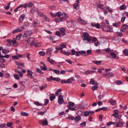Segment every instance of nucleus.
Returning <instances> with one entry per match:
<instances>
[{"label":"nucleus","instance_id":"f257e3e1","mask_svg":"<svg viewBox=\"0 0 128 128\" xmlns=\"http://www.w3.org/2000/svg\"><path fill=\"white\" fill-rule=\"evenodd\" d=\"M111 70V69L110 68L106 69L105 70L106 73L103 74V76L106 78L113 77L114 76L112 72H108V71Z\"/></svg>","mask_w":128,"mask_h":128},{"label":"nucleus","instance_id":"f03ea898","mask_svg":"<svg viewBox=\"0 0 128 128\" xmlns=\"http://www.w3.org/2000/svg\"><path fill=\"white\" fill-rule=\"evenodd\" d=\"M82 38L84 40H87L88 42H90L91 40L90 38L89 37V34L87 32L83 33Z\"/></svg>","mask_w":128,"mask_h":128},{"label":"nucleus","instance_id":"7ed1b4c3","mask_svg":"<svg viewBox=\"0 0 128 128\" xmlns=\"http://www.w3.org/2000/svg\"><path fill=\"white\" fill-rule=\"evenodd\" d=\"M32 34V32L31 31H26L24 32L23 38L25 39L26 38H28Z\"/></svg>","mask_w":128,"mask_h":128},{"label":"nucleus","instance_id":"20e7f679","mask_svg":"<svg viewBox=\"0 0 128 128\" xmlns=\"http://www.w3.org/2000/svg\"><path fill=\"white\" fill-rule=\"evenodd\" d=\"M27 41L28 43L32 45L35 44V46L36 47L38 46V45L35 44L34 42V39L33 38L29 37V39H28Z\"/></svg>","mask_w":128,"mask_h":128},{"label":"nucleus","instance_id":"39448f33","mask_svg":"<svg viewBox=\"0 0 128 128\" xmlns=\"http://www.w3.org/2000/svg\"><path fill=\"white\" fill-rule=\"evenodd\" d=\"M79 0H76V3H75L73 4V7L74 8L76 9H78L80 8L79 5L78 4L80 3Z\"/></svg>","mask_w":128,"mask_h":128},{"label":"nucleus","instance_id":"423d86ee","mask_svg":"<svg viewBox=\"0 0 128 128\" xmlns=\"http://www.w3.org/2000/svg\"><path fill=\"white\" fill-rule=\"evenodd\" d=\"M104 30L108 32H112V28H109L107 26H105L103 28Z\"/></svg>","mask_w":128,"mask_h":128},{"label":"nucleus","instance_id":"0eeeda50","mask_svg":"<svg viewBox=\"0 0 128 128\" xmlns=\"http://www.w3.org/2000/svg\"><path fill=\"white\" fill-rule=\"evenodd\" d=\"M39 123L42 125H48V122L47 120L46 119L45 120H39Z\"/></svg>","mask_w":128,"mask_h":128},{"label":"nucleus","instance_id":"6e6552de","mask_svg":"<svg viewBox=\"0 0 128 128\" xmlns=\"http://www.w3.org/2000/svg\"><path fill=\"white\" fill-rule=\"evenodd\" d=\"M40 64L43 65V66H41L40 67V68L41 69L44 71L47 70V67L44 63L43 62H40Z\"/></svg>","mask_w":128,"mask_h":128},{"label":"nucleus","instance_id":"1a4fd4ad","mask_svg":"<svg viewBox=\"0 0 128 128\" xmlns=\"http://www.w3.org/2000/svg\"><path fill=\"white\" fill-rule=\"evenodd\" d=\"M124 122H122L120 121H119L116 124V126L117 127H121L122 126L123 124H124Z\"/></svg>","mask_w":128,"mask_h":128},{"label":"nucleus","instance_id":"9d476101","mask_svg":"<svg viewBox=\"0 0 128 128\" xmlns=\"http://www.w3.org/2000/svg\"><path fill=\"white\" fill-rule=\"evenodd\" d=\"M74 82L75 81V80L74 79L73 77H71L70 78L66 80L67 83L70 84L72 82V81Z\"/></svg>","mask_w":128,"mask_h":128},{"label":"nucleus","instance_id":"9b49d317","mask_svg":"<svg viewBox=\"0 0 128 128\" xmlns=\"http://www.w3.org/2000/svg\"><path fill=\"white\" fill-rule=\"evenodd\" d=\"M78 21L84 25L86 24V22L84 20H82L81 18H78L77 19Z\"/></svg>","mask_w":128,"mask_h":128},{"label":"nucleus","instance_id":"f8f14e48","mask_svg":"<svg viewBox=\"0 0 128 128\" xmlns=\"http://www.w3.org/2000/svg\"><path fill=\"white\" fill-rule=\"evenodd\" d=\"M90 83L91 84L94 85L96 86H98V82H95L94 80L93 79H91L90 82Z\"/></svg>","mask_w":128,"mask_h":128},{"label":"nucleus","instance_id":"ddd939ff","mask_svg":"<svg viewBox=\"0 0 128 128\" xmlns=\"http://www.w3.org/2000/svg\"><path fill=\"white\" fill-rule=\"evenodd\" d=\"M28 73L27 74V75L29 76V77L31 78H34L32 76V74L33 73L32 72L30 71L29 70H27Z\"/></svg>","mask_w":128,"mask_h":128},{"label":"nucleus","instance_id":"4468645a","mask_svg":"<svg viewBox=\"0 0 128 128\" xmlns=\"http://www.w3.org/2000/svg\"><path fill=\"white\" fill-rule=\"evenodd\" d=\"M63 97H58V102L59 104H62L64 102Z\"/></svg>","mask_w":128,"mask_h":128},{"label":"nucleus","instance_id":"2eb2a0df","mask_svg":"<svg viewBox=\"0 0 128 128\" xmlns=\"http://www.w3.org/2000/svg\"><path fill=\"white\" fill-rule=\"evenodd\" d=\"M25 15L24 14H22L20 17L19 20L20 23H22L23 21L25 18Z\"/></svg>","mask_w":128,"mask_h":128},{"label":"nucleus","instance_id":"dca6fc26","mask_svg":"<svg viewBox=\"0 0 128 128\" xmlns=\"http://www.w3.org/2000/svg\"><path fill=\"white\" fill-rule=\"evenodd\" d=\"M60 31L61 32V34L62 36H64L65 34V29L64 28H61L60 29Z\"/></svg>","mask_w":128,"mask_h":128},{"label":"nucleus","instance_id":"f3484780","mask_svg":"<svg viewBox=\"0 0 128 128\" xmlns=\"http://www.w3.org/2000/svg\"><path fill=\"white\" fill-rule=\"evenodd\" d=\"M63 19L62 18H55L54 21L57 22H59L62 21Z\"/></svg>","mask_w":128,"mask_h":128},{"label":"nucleus","instance_id":"a211bd4d","mask_svg":"<svg viewBox=\"0 0 128 128\" xmlns=\"http://www.w3.org/2000/svg\"><path fill=\"white\" fill-rule=\"evenodd\" d=\"M50 100L51 101H52L55 98V96L54 94H50Z\"/></svg>","mask_w":128,"mask_h":128},{"label":"nucleus","instance_id":"6ab92c4d","mask_svg":"<svg viewBox=\"0 0 128 128\" xmlns=\"http://www.w3.org/2000/svg\"><path fill=\"white\" fill-rule=\"evenodd\" d=\"M68 105L67 107L68 108H69L71 106H74V104L72 102H68Z\"/></svg>","mask_w":128,"mask_h":128},{"label":"nucleus","instance_id":"aec40b11","mask_svg":"<svg viewBox=\"0 0 128 128\" xmlns=\"http://www.w3.org/2000/svg\"><path fill=\"white\" fill-rule=\"evenodd\" d=\"M47 60L52 64H53L54 63V61L52 59H50V57H48L47 58Z\"/></svg>","mask_w":128,"mask_h":128},{"label":"nucleus","instance_id":"412c9836","mask_svg":"<svg viewBox=\"0 0 128 128\" xmlns=\"http://www.w3.org/2000/svg\"><path fill=\"white\" fill-rule=\"evenodd\" d=\"M81 119L80 116L78 115L74 118V120L78 122Z\"/></svg>","mask_w":128,"mask_h":128},{"label":"nucleus","instance_id":"4be33fe9","mask_svg":"<svg viewBox=\"0 0 128 128\" xmlns=\"http://www.w3.org/2000/svg\"><path fill=\"white\" fill-rule=\"evenodd\" d=\"M62 16L65 19L67 18L68 17V15L64 12L62 14Z\"/></svg>","mask_w":128,"mask_h":128},{"label":"nucleus","instance_id":"5701e85b","mask_svg":"<svg viewBox=\"0 0 128 128\" xmlns=\"http://www.w3.org/2000/svg\"><path fill=\"white\" fill-rule=\"evenodd\" d=\"M23 6L24 5L23 4H20V6H18V7L14 10V12H17L19 8L21 7H23Z\"/></svg>","mask_w":128,"mask_h":128},{"label":"nucleus","instance_id":"b1692460","mask_svg":"<svg viewBox=\"0 0 128 128\" xmlns=\"http://www.w3.org/2000/svg\"><path fill=\"white\" fill-rule=\"evenodd\" d=\"M92 62L94 63L97 65H99L101 64L102 62L101 61H92Z\"/></svg>","mask_w":128,"mask_h":128},{"label":"nucleus","instance_id":"393cba45","mask_svg":"<svg viewBox=\"0 0 128 128\" xmlns=\"http://www.w3.org/2000/svg\"><path fill=\"white\" fill-rule=\"evenodd\" d=\"M123 52L126 56H128V49H124L123 50Z\"/></svg>","mask_w":128,"mask_h":128},{"label":"nucleus","instance_id":"a878e982","mask_svg":"<svg viewBox=\"0 0 128 128\" xmlns=\"http://www.w3.org/2000/svg\"><path fill=\"white\" fill-rule=\"evenodd\" d=\"M110 55L112 56V58H115L116 57V54L113 52H111L110 53Z\"/></svg>","mask_w":128,"mask_h":128},{"label":"nucleus","instance_id":"bb28decb","mask_svg":"<svg viewBox=\"0 0 128 128\" xmlns=\"http://www.w3.org/2000/svg\"><path fill=\"white\" fill-rule=\"evenodd\" d=\"M7 41L8 42L7 44V46H10L11 44L12 40L11 39H8L7 40Z\"/></svg>","mask_w":128,"mask_h":128},{"label":"nucleus","instance_id":"cd10ccee","mask_svg":"<svg viewBox=\"0 0 128 128\" xmlns=\"http://www.w3.org/2000/svg\"><path fill=\"white\" fill-rule=\"evenodd\" d=\"M22 36V34H20L16 36V40H19L20 39L21 37Z\"/></svg>","mask_w":128,"mask_h":128},{"label":"nucleus","instance_id":"c85d7f7f","mask_svg":"<svg viewBox=\"0 0 128 128\" xmlns=\"http://www.w3.org/2000/svg\"><path fill=\"white\" fill-rule=\"evenodd\" d=\"M36 11L37 12L38 15L39 16L43 17V16L44 15L42 13V12L38 11V10H37Z\"/></svg>","mask_w":128,"mask_h":128},{"label":"nucleus","instance_id":"c756f323","mask_svg":"<svg viewBox=\"0 0 128 128\" xmlns=\"http://www.w3.org/2000/svg\"><path fill=\"white\" fill-rule=\"evenodd\" d=\"M22 31V30L20 29H16L13 31V33H14L17 32H20Z\"/></svg>","mask_w":128,"mask_h":128},{"label":"nucleus","instance_id":"7c9ffc66","mask_svg":"<svg viewBox=\"0 0 128 128\" xmlns=\"http://www.w3.org/2000/svg\"><path fill=\"white\" fill-rule=\"evenodd\" d=\"M12 122H8L6 124L7 126L10 128H12Z\"/></svg>","mask_w":128,"mask_h":128},{"label":"nucleus","instance_id":"2f4dec72","mask_svg":"<svg viewBox=\"0 0 128 128\" xmlns=\"http://www.w3.org/2000/svg\"><path fill=\"white\" fill-rule=\"evenodd\" d=\"M36 71L39 73L43 74V72L39 68H37L36 69Z\"/></svg>","mask_w":128,"mask_h":128},{"label":"nucleus","instance_id":"473e14b6","mask_svg":"<svg viewBox=\"0 0 128 128\" xmlns=\"http://www.w3.org/2000/svg\"><path fill=\"white\" fill-rule=\"evenodd\" d=\"M9 50H8L4 49L3 50L2 52L4 54H6L9 52Z\"/></svg>","mask_w":128,"mask_h":128},{"label":"nucleus","instance_id":"72a5a7b5","mask_svg":"<svg viewBox=\"0 0 128 128\" xmlns=\"http://www.w3.org/2000/svg\"><path fill=\"white\" fill-rule=\"evenodd\" d=\"M42 17L43 18H44L46 20V21L47 22L49 21V19L46 15H44Z\"/></svg>","mask_w":128,"mask_h":128},{"label":"nucleus","instance_id":"f704fd0d","mask_svg":"<svg viewBox=\"0 0 128 128\" xmlns=\"http://www.w3.org/2000/svg\"><path fill=\"white\" fill-rule=\"evenodd\" d=\"M95 71H90V70H88L86 71L85 72V73L86 74H88L90 73L92 74L93 72H95Z\"/></svg>","mask_w":128,"mask_h":128},{"label":"nucleus","instance_id":"c9c22d12","mask_svg":"<svg viewBox=\"0 0 128 128\" xmlns=\"http://www.w3.org/2000/svg\"><path fill=\"white\" fill-rule=\"evenodd\" d=\"M76 107L75 106L74 108H72L71 107L68 108V109L72 111L76 110H77V108H76Z\"/></svg>","mask_w":128,"mask_h":128},{"label":"nucleus","instance_id":"e433bc0d","mask_svg":"<svg viewBox=\"0 0 128 128\" xmlns=\"http://www.w3.org/2000/svg\"><path fill=\"white\" fill-rule=\"evenodd\" d=\"M126 8V6L124 5L121 6L119 8V9L120 10H122Z\"/></svg>","mask_w":128,"mask_h":128},{"label":"nucleus","instance_id":"4c0bfd02","mask_svg":"<svg viewBox=\"0 0 128 128\" xmlns=\"http://www.w3.org/2000/svg\"><path fill=\"white\" fill-rule=\"evenodd\" d=\"M16 64L18 66H22L23 67L24 66V65L23 63H18L17 62H16Z\"/></svg>","mask_w":128,"mask_h":128},{"label":"nucleus","instance_id":"58836bf2","mask_svg":"<svg viewBox=\"0 0 128 128\" xmlns=\"http://www.w3.org/2000/svg\"><path fill=\"white\" fill-rule=\"evenodd\" d=\"M23 116H28V114L26 112H22L20 113Z\"/></svg>","mask_w":128,"mask_h":128},{"label":"nucleus","instance_id":"ea45409f","mask_svg":"<svg viewBox=\"0 0 128 128\" xmlns=\"http://www.w3.org/2000/svg\"><path fill=\"white\" fill-rule=\"evenodd\" d=\"M86 123L85 122H84L81 123L80 126L81 127H83L84 126H85L86 125Z\"/></svg>","mask_w":128,"mask_h":128},{"label":"nucleus","instance_id":"a19ab883","mask_svg":"<svg viewBox=\"0 0 128 128\" xmlns=\"http://www.w3.org/2000/svg\"><path fill=\"white\" fill-rule=\"evenodd\" d=\"M47 86V85L46 84L45 85L40 87V88L41 90H42L43 89L46 88Z\"/></svg>","mask_w":128,"mask_h":128},{"label":"nucleus","instance_id":"79ce46f5","mask_svg":"<svg viewBox=\"0 0 128 128\" xmlns=\"http://www.w3.org/2000/svg\"><path fill=\"white\" fill-rule=\"evenodd\" d=\"M116 82V84L118 85H120L123 83L120 80H117Z\"/></svg>","mask_w":128,"mask_h":128},{"label":"nucleus","instance_id":"37998d69","mask_svg":"<svg viewBox=\"0 0 128 128\" xmlns=\"http://www.w3.org/2000/svg\"><path fill=\"white\" fill-rule=\"evenodd\" d=\"M110 102L111 103V104L113 105L115 104L116 103V101H114L112 100H110Z\"/></svg>","mask_w":128,"mask_h":128},{"label":"nucleus","instance_id":"c03bdc74","mask_svg":"<svg viewBox=\"0 0 128 128\" xmlns=\"http://www.w3.org/2000/svg\"><path fill=\"white\" fill-rule=\"evenodd\" d=\"M52 50V49L51 48H49L48 49L46 52V54H48L49 53H51Z\"/></svg>","mask_w":128,"mask_h":128},{"label":"nucleus","instance_id":"a18cd8bd","mask_svg":"<svg viewBox=\"0 0 128 128\" xmlns=\"http://www.w3.org/2000/svg\"><path fill=\"white\" fill-rule=\"evenodd\" d=\"M12 44L13 45L15 44L16 42V39L15 38H13L12 40Z\"/></svg>","mask_w":128,"mask_h":128},{"label":"nucleus","instance_id":"49530a36","mask_svg":"<svg viewBox=\"0 0 128 128\" xmlns=\"http://www.w3.org/2000/svg\"><path fill=\"white\" fill-rule=\"evenodd\" d=\"M98 88V86H94L92 87V90H94L97 89Z\"/></svg>","mask_w":128,"mask_h":128},{"label":"nucleus","instance_id":"de8ad7c7","mask_svg":"<svg viewBox=\"0 0 128 128\" xmlns=\"http://www.w3.org/2000/svg\"><path fill=\"white\" fill-rule=\"evenodd\" d=\"M39 53L40 55L42 56H44L46 54L45 52L43 51H40Z\"/></svg>","mask_w":128,"mask_h":128},{"label":"nucleus","instance_id":"09e8293b","mask_svg":"<svg viewBox=\"0 0 128 128\" xmlns=\"http://www.w3.org/2000/svg\"><path fill=\"white\" fill-rule=\"evenodd\" d=\"M14 76L16 80H18L20 79V77L17 74H15L14 75Z\"/></svg>","mask_w":128,"mask_h":128},{"label":"nucleus","instance_id":"8fccbe9b","mask_svg":"<svg viewBox=\"0 0 128 128\" xmlns=\"http://www.w3.org/2000/svg\"><path fill=\"white\" fill-rule=\"evenodd\" d=\"M12 58L14 60H18L19 59L18 57V56H12Z\"/></svg>","mask_w":128,"mask_h":128},{"label":"nucleus","instance_id":"3c124183","mask_svg":"<svg viewBox=\"0 0 128 128\" xmlns=\"http://www.w3.org/2000/svg\"><path fill=\"white\" fill-rule=\"evenodd\" d=\"M80 54H84L85 55H83V56H87V54H86V52L84 51H80Z\"/></svg>","mask_w":128,"mask_h":128},{"label":"nucleus","instance_id":"603ef678","mask_svg":"<svg viewBox=\"0 0 128 128\" xmlns=\"http://www.w3.org/2000/svg\"><path fill=\"white\" fill-rule=\"evenodd\" d=\"M34 104L38 106H42L43 104H40L38 102H34Z\"/></svg>","mask_w":128,"mask_h":128},{"label":"nucleus","instance_id":"864d4df0","mask_svg":"<svg viewBox=\"0 0 128 128\" xmlns=\"http://www.w3.org/2000/svg\"><path fill=\"white\" fill-rule=\"evenodd\" d=\"M61 15V13L60 12H59L56 13V16H57L58 17H60V16Z\"/></svg>","mask_w":128,"mask_h":128},{"label":"nucleus","instance_id":"5fc2aeb1","mask_svg":"<svg viewBox=\"0 0 128 128\" xmlns=\"http://www.w3.org/2000/svg\"><path fill=\"white\" fill-rule=\"evenodd\" d=\"M89 114V112L88 111H86L84 112V115L85 116H88Z\"/></svg>","mask_w":128,"mask_h":128},{"label":"nucleus","instance_id":"6e6d98bb","mask_svg":"<svg viewBox=\"0 0 128 128\" xmlns=\"http://www.w3.org/2000/svg\"><path fill=\"white\" fill-rule=\"evenodd\" d=\"M55 34L60 37V36L61 34L60 33V32L58 31H57L56 32Z\"/></svg>","mask_w":128,"mask_h":128},{"label":"nucleus","instance_id":"4d7b16f0","mask_svg":"<svg viewBox=\"0 0 128 128\" xmlns=\"http://www.w3.org/2000/svg\"><path fill=\"white\" fill-rule=\"evenodd\" d=\"M44 102H45V103H44V105H46L48 103V102H49V100L48 99H45L44 100Z\"/></svg>","mask_w":128,"mask_h":128},{"label":"nucleus","instance_id":"13d9d810","mask_svg":"<svg viewBox=\"0 0 128 128\" xmlns=\"http://www.w3.org/2000/svg\"><path fill=\"white\" fill-rule=\"evenodd\" d=\"M122 27L124 29H126L128 28V26H127L126 24H124L123 25Z\"/></svg>","mask_w":128,"mask_h":128},{"label":"nucleus","instance_id":"bf43d9fd","mask_svg":"<svg viewBox=\"0 0 128 128\" xmlns=\"http://www.w3.org/2000/svg\"><path fill=\"white\" fill-rule=\"evenodd\" d=\"M87 54H90L92 53V52L90 50H88L86 52Z\"/></svg>","mask_w":128,"mask_h":128},{"label":"nucleus","instance_id":"052dcab7","mask_svg":"<svg viewBox=\"0 0 128 128\" xmlns=\"http://www.w3.org/2000/svg\"><path fill=\"white\" fill-rule=\"evenodd\" d=\"M104 96L103 95H100L98 96V98L99 100H101L103 98Z\"/></svg>","mask_w":128,"mask_h":128},{"label":"nucleus","instance_id":"680f3d73","mask_svg":"<svg viewBox=\"0 0 128 128\" xmlns=\"http://www.w3.org/2000/svg\"><path fill=\"white\" fill-rule=\"evenodd\" d=\"M1 58H8L10 57V56L9 55H6L4 56H1Z\"/></svg>","mask_w":128,"mask_h":128},{"label":"nucleus","instance_id":"e2e57ef3","mask_svg":"<svg viewBox=\"0 0 128 128\" xmlns=\"http://www.w3.org/2000/svg\"><path fill=\"white\" fill-rule=\"evenodd\" d=\"M81 55L80 51V52L76 51V56H78Z\"/></svg>","mask_w":128,"mask_h":128},{"label":"nucleus","instance_id":"0e129e2a","mask_svg":"<svg viewBox=\"0 0 128 128\" xmlns=\"http://www.w3.org/2000/svg\"><path fill=\"white\" fill-rule=\"evenodd\" d=\"M6 60H4L2 58H0V62L2 63H3L4 62H5Z\"/></svg>","mask_w":128,"mask_h":128},{"label":"nucleus","instance_id":"69168bd1","mask_svg":"<svg viewBox=\"0 0 128 128\" xmlns=\"http://www.w3.org/2000/svg\"><path fill=\"white\" fill-rule=\"evenodd\" d=\"M5 77L6 78H10V75L8 73H6L5 74Z\"/></svg>","mask_w":128,"mask_h":128},{"label":"nucleus","instance_id":"338daca9","mask_svg":"<svg viewBox=\"0 0 128 128\" xmlns=\"http://www.w3.org/2000/svg\"><path fill=\"white\" fill-rule=\"evenodd\" d=\"M24 23V24L23 25L24 26H28L29 25V24L28 22H25Z\"/></svg>","mask_w":128,"mask_h":128},{"label":"nucleus","instance_id":"774afa93","mask_svg":"<svg viewBox=\"0 0 128 128\" xmlns=\"http://www.w3.org/2000/svg\"><path fill=\"white\" fill-rule=\"evenodd\" d=\"M113 26H114L117 27L119 26L117 22L113 24Z\"/></svg>","mask_w":128,"mask_h":128}]
</instances>
